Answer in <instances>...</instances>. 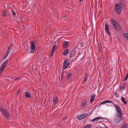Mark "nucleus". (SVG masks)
Returning a JSON list of instances; mask_svg holds the SVG:
<instances>
[{"instance_id": "1", "label": "nucleus", "mask_w": 128, "mask_h": 128, "mask_svg": "<svg viewBox=\"0 0 128 128\" xmlns=\"http://www.w3.org/2000/svg\"><path fill=\"white\" fill-rule=\"evenodd\" d=\"M8 60H7L2 65L0 68V74H1L3 72L6 65L8 64Z\"/></svg>"}, {"instance_id": "2", "label": "nucleus", "mask_w": 128, "mask_h": 128, "mask_svg": "<svg viewBox=\"0 0 128 128\" xmlns=\"http://www.w3.org/2000/svg\"><path fill=\"white\" fill-rule=\"evenodd\" d=\"M122 8L119 4H116L114 7V9L116 13L119 14L120 13Z\"/></svg>"}, {"instance_id": "3", "label": "nucleus", "mask_w": 128, "mask_h": 128, "mask_svg": "<svg viewBox=\"0 0 128 128\" xmlns=\"http://www.w3.org/2000/svg\"><path fill=\"white\" fill-rule=\"evenodd\" d=\"M123 114H117L116 117L114 119V122L116 123H119L122 120V116Z\"/></svg>"}, {"instance_id": "4", "label": "nucleus", "mask_w": 128, "mask_h": 128, "mask_svg": "<svg viewBox=\"0 0 128 128\" xmlns=\"http://www.w3.org/2000/svg\"><path fill=\"white\" fill-rule=\"evenodd\" d=\"M76 54L75 51L74 50H72L71 52L69 53V59L72 61L74 60L75 59V55Z\"/></svg>"}, {"instance_id": "5", "label": "nucleus", "mask_w": 128, "mask_h": 128, "mask_svg": "<svg viewBox=\"0 0 128 128\" xmlns=\"http://www.w3.org/2000/svg\"><path fill=\"white\" fill-rule=\"evenodd\" d=\"M69 64V61L68 59H66L63 63L62 70H64L66 68L68 67Z\"/></svg>"}, {"instance_id": "6", "label": "nucleus", "mask_w": 128, "mask_h": 128, "mask_svg": "<svg viewBox=\"0 0 128 128\" xmlns=\"http://www.w3.org/2000/svg\"><path fill=\"white\" fill-rule=\"evenodd\" d=\"M88 116V114H84L80 115H78L76 118L78 120H82L86 117Z\"/></svg>"}, {"instance_id": "7", "label": "nucleus", "mask_w": 128, "mask_h": 128, "mask_svg": "<svg viewBox=\"0 0 128 128\" xmlns=\"http://www.w3.org/2000/svg\"><path fill=\"white\" fill-rule=\"evenodd\" d=\"M30 43L31 44V48H30V52L31 53H33L34 52L36 46L33 42L31 41L30 42Z\"/></svg>"}, {"instance_id": "8", "label": "nucleus", "mask_w": 128, "mask_h": 128, "mask_svg": "<svg viewBox=\"0 0 128 128\" xmlns=\"http://www.w3.org/2000/svg\"><path fill=\"white\" fill-rule=\"evenodd\" d=\"M115 108L117 112V114H123L121 110L120 107L118 105H115Z\"/></svg>"}, {"instance_id": "9", "label": "nucleus", "mask_w": 128, "mask_h": 128, "mask_svg": "<svg viewBox=\"0 0 128 128\" xmlns=\"http://www.w3.org/2000/svg\"><path fill=\"white\" fill-rule=\"evenodd\" d=\"M69 44L68 42L66 41H64L62 44V47L64 49H66L68 48Z\"/></svg>"}, {"instance_id": "10", "label": "nucleus", "mask_w": 128, "mask_h": 128, "mask_svg": "<svg viewBox=\"0 0 128 128\" xmlns=\"http://www.w3.org/2000/svg\"><path fill=\"white\" fill-rule=\"evenodd\" d=\"M88 74H87L85 75L84 80L82 82V84H84L85 83L88 79Z\"/></svg>"}, {"instance_id": "11", "label": "nucleus", "mask_w": 128, "mask_h": 128, "mask_svg": "<svg viewBox=\"0 0 128 128\" xmlns=\"http://www.w3.org/2000/svg\"><path fill=\"white\" fill-rule=\"evenodd\" d=\"M127 84L126 82H124L123 83L122 86L120 88V90H124L126 88V85Z\"/></svg>"}, {"instance_id": "12", "label": "nucleus", "mask_w": 128, "mask_h": 128, "mask_svg": "<svg viewBox=\"0 0 128 128\" xmlns=\"http://www.w3.org/2000/svg\"><path fill=\"white\" fill-rule=\"evenodd\" d=\"M102 119V118L101 117H98L95 118L93 119V120H91V122H96L98 120L100 119Z\"/></svg>"}, {"instance_id": "13", "label": "nucleus", "mask_w": 128, "mask_h": 128, "mask_svg": "<svg viewBox=\"0 0 128 128\" xmlns=\"http://www.w3.org/2000/svg\"><path fill=\"white\" fill-rule=\"evenodd\" d=\"M81 108H85L87 106V104L85 102H82L81 103Z\"/></svg>"}, {"instance_id": "14", "label": "nucleus", "mask_w": 128, "mask_h": 128, "mask_svg": "<svg viewBox=\"0 0 128 128\" xmlns=\"http://www.w3.org/2000/svg\"><path fill=\"white\" fill-rule=\"evenodd\" d=\"M58 99L57 97H56L53 99V102L54 105H55L58 102Z\"/></svg>"}, {"instance_id": "15", "label": "nucleus", "mask_w": 128, "mask_h": 128, "mask_svg": "<svg viewBox=\"0 0 128 128\" xmlns=\"http://www.w3.org/2000/svg\"><path fill=\"white\" fill-rule=\"evenodd\" d=\"M25 96L27 98H29L31 97V96L28 92H25Z\"/></svg>"}, {"instance_id": "16", "label": "nucleus", "mask_w": 128, "mask_h": 128, "mask_svg": "<svg viewBox=\"0 0 128 128\" xmlns=\"http://www.w3.org/2000/svg\"><path fill=\"white\" fill-rule=\"evenodd\" d=\"M111 21L112 25L114 26L116 25V24L117 23L116 21L112 18H111Z\"/></svg>"}, {"instance_id": "17", "label": "nucleus", "mask_w": 128, "mask_h": 128, "mask_svg": "<svg viewBox=\"0 0 128 128\" xmlns=\"http://www.w3.org/2000/svg\"><path fill=\"white\" fill-rule=\"evenodd\" d=\"M116 30L117 31L119 30H120V26L118 23L116 24V25L114 26Z\"/></svg>"}, {"instance_id": "18", "label": "nucleus", "mask_w": 128, "mask_h": 128, "mask_svg": "<svg viewBox=\"0 0 128 128\" xmlns=\"http://www.w3.org/2000/svg\"><path fill=\"white\" fill-rule=\"evenodd\" d=\"M112 103V101H111L109 100H106L105 101H104L102 102H101L100 103V104H104L105 103Z\"/></svg>"}, {"instance_id": "19", "label": "nucleus", "mask_w": 128, "mask_h": 128, "mask_svg": "<svg viewBox=\"0 0 128 128\" xmlns=\"http://www.w3.org/2000/svg\"><path fill=\"white\" fill-rule=\"evenodd\" d=\"M69 52V50L68 49H67L65 50L63 52V55L65 56L68 54Z\"/></svg>"}, {"instance_id": "20", "label": "nucleus", "mask_w": 128, "mask_h": 128, "mask_svg": "<svg viewBox=\"0 0 128 128\" xmlns=\"http://www.w3.org/2000/svg\"><path fill=\"white\" fill-rule=\"evenodd\" d=\"M72 75V73L71 72H68L67 76V78L68 80H69L70 78L71 77Z\"/></svg>"}, {"instance_id": "21", "label": "nucleus", "mask_w": 128, "mask_h": 128, "mask_svg": "<svg viewBox=\"0 0 128 128\" xmlns=\"http://www.w3.org/2000/svg\"><path fill=\"white\" fill-rule=\"evenodd\" d=\"M95 97V94L91 96V97L90 99V102H92L94 100Z\"/></svg>"}, {"instance_id": "22", "label": "nucleus", "mask_w": 128, "mask_h": 128, "mask_svg": "<svg viewBox=\"0 0 128 128\" xmlns=\"http://www.w3.org/2000/svg\"><path fill=\"white\" fill-rule=\"evenodd\" d=\"M11 12L12 14L14 16V17L15 18L17 16H16V14L15 12L12 9Z\"/></svg>"}, {"instance_id": "23", "label": "nucleus", "mask_w": 128, "mask_h": 128, "mask_svg": "<svg viewBox=\"0 0 128 128\" xmlns=\"http://www.w3.org/2000/svg\"><path fill=\"white\" fill-rule=\"evenodd\" d=\"M0 110L3 114H4L6 112L5 109H4L3 108H0Z\"/></svg>"}, {"instance_id": "24", "label": "nucleus", "mask_w": 128, "mask_h": 128, "mask_svg": "<svg viewBox=\"0 0 128 128\" xmlns=\"http://www.w3.org/2000/svg\"><path fill=\"white\" fill-rule=\"evenodd\" d=\"M105 30L106 32L109 35L110 34V31L109 28H105Z\"/></svg>"}, {"instance_id": "25", "label": "nucleus", "mask_w": 128, "mask_h": 128, "mask_svg": "<svg viewBox=\"0 0 128 128\" xmlns=\"http://www.w3.org/2000/svg\"><path fill=\"white\" fill-rule=\"evenodd\" d=\"M123 34L126 38L127 40L128 39V33H123Z\"/></svg>"}, {"instance_id": "26", "label": "nucleus", "mask_w": 128, "mask_h": 128, "mask_svg": "<svg viewBox=\"0 0 128 128\" xmlns=\"http://www.w3.org/2000/svg\"><path fill=\"white\" fill-rule=\"evenodd\" d=\"M122 101L125 104H126L127 102L126 101L124 100L125 99L124 97H122L121 98Z\"/></svg>"}, {"instance_id": "27", "label": "nucleus", "mask_w": 128, "mask_h": 128, "mask_svg": "<svg viewBox=\"0 0 128 128\" xmlns=\"http://www.w3.org/2000/svg\"><path fill=\"white\" fill-rule=\"evenodd\" d=\"M57 49V47L56 46V45H54V46L53 47V48H52V52H54L56 51Z\"/></svg>"}, {"instance_id": "28", "label": "nucleus", "mask_w": 128, "mask_h": 128, "mask_svg": "<svg viewBox=\"0 0 128 128\" xmlns=\"http://www.w3.org/2000/svg\"><path fill=\"white\" fill-rule=\"evenodd\" d=\"M3 115L6 118H8L9 117V115L8 113L6 112Z\"/></svg>"}, {"instance_id": "29", "label": "nucleus", "mask_w": 128, "mask_h": 128, "mask_svg": "<svg viewBox=\"0 0 128 128\" xmlns=\"http://www.w3.org/2000/svg\"><path fill=\"white\" fill-rule=\"evenodd\" d=\"M91 126V125H89L84 126L83 128H90Z\"/></svg>"}, {"instance_id": "30", "label": "nucleus", "mask_w": 128, "mask_h": 128, "mask_svg": "<svg viewBox=\"0 0 128 128\" xmlns=\"http://www.w3.org/2000/svg\"><path fill=\"white\" fill-rule=\"evenodd\" d=\"M11 46H12L10 45L8 47V50L7 51H8L10 52V50L11 48Z\"/></svg>"}, {"instance_id": "31", "label": "nucleus", "mask_w": 128, "mask_h": 128, "mask_svg": "<svg viewBox=\"0 0 128 128\" xmlns=\"http://www.w3.org/2000/svg\"><path fill=\"white\" fill-rule=\"evenodd\" d=\"M105 28H109V25L107 23H106L105 25Z\"/></svg>"}, {"instance_id": "32", "label": "nucleus", "mask_w": 128, "mask_h": 128, "mask_svg": "<svg viewBox=\"0 0 128 128\" xmlns=\"http://www.w3.org/2000/svg\"><path fill=\"white\" fill-rule=\"evenodd\" d=\"M128 73H127L126 75V77H125V78H124V80H123V81H126L127 78H128Z\"/></svg>"}, {"instance_id": "33", "label": "nucleus", "mask_w": 128, "mask_h": 128, "mask_svg": "<svg viewBox=\"0 0 128 128\" xmlns=\"http://www.w3.org/2000/svg\"><path fill=\"white\" fill-rule=\"evenodd\" d=\"M7 13L6 12H3L2 13V15L6 17L7 16Z\"/></svg>"}, {"instance_id": "34", "label": "nucleus", "mask_w": 128, "mask_h": 128, "mask_svg": "<svg viewBox=\"0 0 128 128\" xmlns=\"http://www.w3.org/2000/svg\"><path fill=\"white\" fill-rule=\"evenodd\" d=\"M115 95L116 97V98H118L119 96V95L116 92H115Z\"/></svg>"}, {"instance_id": "35", "label": "nucleus", "mask_w": 128, "mask_h": 128, "mask_svg": "<svg viewBox=\"0 0 128 128\" xmlns=\"http://www.w3.org/2000/svg\"><path fill=\"white\" fill-rule=\"evenodd\" d=\"M9 52H10L6 51L5 52V56H7L8 55V54Z\"/></svg>"}, {"instance_id": "36", "label": "nucleus", "mask_w": 128, "mask_h": 128, "mask_svg": "<svg viewBox=\"0 0 128 128\" xmlns=\"http://www.w3.org/2000/svg\"><path fill=\"white\" fill-rule=\"evenodd\" d=\"M54 53V52H52L51 53V54L49 56H50V57L52 56L53 55Z\"/></svg>"}, {"instance_id": "37", "label": "nucleus", "mask_w": 128, "mask_h": 128, "mask_svg": "<svg viewBox=\"0 0 128 128\" xmlns=\"http://www.w3.org/2000/svg\"><path fill=\"white\" fill-rule=\"evenodd\" d=\"M21 77H18V78H16L15 79V80H20L21 79Z\"/></svg>"}, {"instance_id": "38", "label": "nucleus", "mask_w": 128, "mask_h": 128, "mask_svg": "<svg viewBox=\"0 0 128 128\" xmlns=\"http://www.w3.org/2000/svg\"><path fill=\"white\" fill-rule=\"evenodd\" d=\"M120 4H122V5H124V2L123 0H122L120 2Z\"/></svg>"}, {"instance_id": "39", "label": "nucleus", "mask_w": 128, "mask_h": 128, "mask_svg": "<svg viewBox=\"0 0 128 128\" xmlns=\"http://www.w3.org/2000/svg\"><path fill=\"white\" fill-rule=\"evenodd\" d=\"M80 45L81 47H82L84 46V43L83 42H81L80 43Z\"/></svg>"}, {"instance_id": "40", "label": "nucleus", "mask_w": 128, "mask_h": 128, "mask_svg": "<svg viewBox=\"0 0 128 128\" xmlns=\"http://www.w3.org/2000/svg\"><path fill=\"white\" fill-rule=\"evenodd\" d=\"M64 72H64V71L63 70V71L62 72V77H61V80H62V76H63V74H64Z\"/></svg>"}, {"instance_id": "41", "label": "nucleus", "mask_w": 128, "mask_h": 128, "mask_svg": "<svg viewBox=\"0 0 128 128\" xmlns=\"http://www.w3.org/2000/svg\"><path fill=\"white\" fill-rule=\"evenodd\" d=\"M7 57V56H6L5 55V56H4V57L3 58V60L5 59Z\"/></svg>"}, {"instance_id": "42", "label": "nucleus", "mask_w": 128, "mask_h": 128, "mask_svg": "<svg viewBox=\"0 0 128 128\" xmlns=\"http://www.w3.org/2000/svg\"><path fill=\"white\" fill-rule=\"evenodd\" d=\"M111 103H112L113 104L114 106H115V105H116L113 102H112Z\"/></svg>"}, {"instance_id": "43", "label": "nucleus", "mask_w": 128, "mask_h": 128, "mask_svg": "<svg viewBox=\"0 0 128 128\" xmlns=\"http://www.w3.org/2000/svg\"><path fill=\"white\" fill-rule=\"evenodd\" d=\"M66 117L64 118L63 119V120H64H64L65 119H66Z\"/></svg>"}, {"instance_id": "44", "label": "nucleus", "mask_w": 128, "mask_h": 128, "mask_svg": "<svg viewBox=\"0 0 128 128\" xmlns=\"http://www.w3.org/2000/svg\"><path fill=\"white\" fill-rule=\"evenodd\" d=\"M12 16V15H9V17H10V16L11 17Z\"/></svg>"}, {"instance_id": "45", "label": "nucleus", "mask_w": 128, "mask_h": 128, "mask_svg": "<svg viewBox=\"0 0 128 128\" xmlns=\"http://www.w3.org/2000/svg\"><path fill=\"white\" fill-rule=\"evenodd\" d=\"M80 2H81L82 1V0H79Z\"/></svg>"}, {"instance_id": "46", "label": "nucleus", "mask_w": 128, "mask_h": 128, "mask_svg": "<svg viewBox=\"0 0 128 128\" xmlns=\"http://www.w3.org/2000/svg\"><path fill=\"white\" fill-rule=\"evenodd\" d=\"M96 128H100L98 127H96Z\"/></svg>"}, {"instance_id": "47", "label": "nucleus", "mask_w": 128, "mask_h": 128, "mask_svg": "<svg viewBox=\"0 0 128 128\" xmlns=\"http://www.w3.org/2000/svg\"><path fill=\"white\" fill-rule=\"evenodd\" d=\"M20 90H19L18 91V92H20Z\"/></svg>"}]
</instances>
